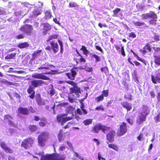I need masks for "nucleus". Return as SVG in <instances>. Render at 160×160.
I'll list each match as a JSON object with an SVG mask.
<instances>
[{
  "mask_svg": "<svg viewBox=\"0 0 160 160\" xmlns=\"http://www.w3.org/2000/svg\"><path fill=\"white\" fill-rule=\"evenodd\" d=\"M65 82L72 86L73 87L70 88V93L68 96L69 100H76L77 98L79 97L81 93L80 88L78 87L76 83L72 81H66Z\"/></svg>",
  "mask_w": 160,
  "mask_h": 160,
  "instance_id": "f257e3e1",
  "label": "nucleus"
},
{
  "mask_svg": "<svg viewBox=\"0 0 160 160\" xmlns=\"http://www.w3.org/2000/svg\"><path fill=\"white\" fill-rule=\"evenodd\" d=\"M149 112V108L146 105H143L142 111L139 112L137 118V122L140 125L145 121L146 120V117Z\"/></svg>",
  "mask_w": 160,
  "mask_h": 160,
  "instance_id": "f03ea898",
  "label": "nucleus"
},
{
  "mask_svg": "<svg viewBox=\"0 0 160 160\" xmlns=\"http://www.w3.org/2000/svg\"><path fill=\"white\" fill-rule=\"evenodd\" d=\"M110 129V127H107L105 125H102L99 123L95 124L92 127L91 130V132L98 133L100 130H101L104 133H105L106 132L108 131Z\"/></svg>",
  "mask_w": 160,
  "mask_h": 160,
  "instance_id": "7ed1b4c3",
  "label": "nucleus"
},
{
  "mask_svg": "<svg viewBox=\"0 0 160 160\" xmlns=\"http://www.w3.org/2000/svg\"><path fill=\"white\" fill-rule=\"evenodd\" d=\"M65 157L57 153L42 155L40 160H65Z\"/></svg>",
  "mask_w": 160,
  "mask_h": 160,
  "instance_id": "20e7f679",
  "label": "nucleus"
},
{
  "mask_svg": "<svg viewBox=\"0 0 160 160\" xmlns=\"http://www.w3.org/2000/svg\"><path fill=\"white\" fill-rule=\"evenodd\" d=\"M48 133L47 132H43L41 133L38 137L39 145L41 147H43L45 145L46 141L48 138Z\"/></svg>",
  "mask_w": 160,
  "mask_h": 160,
  "instance_id": "39448f33",
  "label": "nucleus"
},
{
  "mask_svg": "<svg viewBox=\"0 0 160 160\" xmlns=\"http://www.w3.org/2000/svg\"><path fill=\"white\" fill-rule=\"evenodd\" d=\"M34 143V140L31 138H28L23 140L21 146L26 149H28L32 147Z\"/></svg>",
  "mask_w": 160,
  "mask_h": 160,
  "instance_id": "423d86ee",
  "label": "nucleus"
},
{
  "mask_svg": "<svg viewBox=\"0 0 160 160\" xmlns=\"http://www.w3.org/2000/svg\"><path fill=\"white\" fill-rule=\"evenodd\" d=\"M51 46H48L45 48L46 50L50 51L51 49L54 53H57L59 51L58 45L57 42L54 40H52L49 42Z\"/></svg>",
  "mask_w": 160,
  "mask_h": 160,
  "instance_id": "0eeeda50",
  "label": "nucleus"
},
{
  "mask_svg": "<svg viewBox=\"0 0 160 160\" xmlns=\"http://www.w3.org/2000/svg\"><path fill=\"white\" fill-rule=\"evenodd\" d=\"M127 131V123L122 122L119 125V128L117 131V135L119 137L122 136L124 135Z\"/></svg>",
  "mask_w": 160,
  "mask_h": 160,
  "instance_id": "6e6552de",
  "label": "nucleus"
},
{
  "mask_svg": "<svg viewBox=\"0 0 160 160\" xmlns=\"http://www.w3.org/2000/svg\"><path fill=\"white\" fill-rule=\"evenodd\" d=\"M74 115L72 114L70 117H63L60 114H58L56 117L58 122L60 123L62 125H63L66 122L74 118Z\"/></svg>",
  "mask_w": 160,
  "mask_h": 160,
  "instance_id": "1a4fd4ad",
  "label": "nucleus"
},
{
  "mask_svg": "<svg viewBox=\"0 0 160 160\" xmlns=\"http://www.w3.org/2000/svg\"><path fill=\"white\" fill-rule=\"evenodd\" d=\"M19 30L24 32L27 35L30 36L32 33L33 28L32 25L26 24L21 27Z\"/></svg>",
  "mask_w": 160,
  "mask_h": 160,
  "instance_id": "9d476101",
  "label": "nucleus"
},
{
  "mask_svg": "<svg viewBox=\"0 0 160 160\" xmlns=\"http://www.w3.org/2000/svg\"><path fill=\"white\" fill-rule=\"evenodd\" d=\"M78 71V68L76 67H74L71 69L70 70L71 72H68L66 73V75L68 78L71 80H74L77 74V72Z\"/></svg>",
  "mask_w": 160,
  "mask_h": 160,
  "instance_id": "9b49d317",
  "label": "nucleus"
},
{
  "mask_svg": "<svg viewBox=\"0 0 160 160\" xmlns=\"http://www.w3.org/2000/svg\"><path fill=\"white\" fill-rule=\"evenodd\" d=\"M116 132L114 130H111L106 134V138L110 143L113 142L114 141V137Z\"/></svg>",
  "mask_w": 160,
  "mask_h": 160,
  "instance_id": "f8f14e48",
  "label": "nucleus"
},
{
  "mask_svg": "<svg viewBox=\"0 0 160 160\" xmlns=\"http://www.w3.org/2000/svg\"><path fill=\"white\" fill-rule=\"evenodd\" d=\"M13 118L10 115L6 114L4 116V122H8V124L10 126L14 127L15 125L14 122L12 120Z\"/></svg>",
  "mask_w": 160,
  "mask_h": 160,
  "instance_id": "ddd939ff",
  "label": "nucleus"
},
{
  "mask_svg": "<svg viewBox=\"0 0 160 160\" xmlns=\"http://www.w3.org/2000/svg\"><path fill=\"white\" fill-rule=\"evenodd\" d=\"M142 17L144 19H147L148 18L153 19L157 18V14L153 11H150L148 13H144L142 15Z\"/></svg>",
  "mask_w": 160,
  "mask_h": 160,
  "instance_id": "4468645a",
  "label": "nucleus"
},
{
  "mask_svg": "<svg viewBox=\"0 0 160 160\" xmlns=\"http://www.w3.org/2000/svg\"><path fill=\"white\" fill-rule=\"evenodd\" d=\"M114 46L116 50L119 53H121L123 57L126 56L124 46L122 44H121L120 46L118 45H115Z\"/></svg>",
  "mask_w": 160,
  "mask_h": 160,
  "instance_id": "2eb2a0df",
  "label": "nucleus"
},
{
  "mask_svg": "<svg viewBox=\"0 0 160 160\" xmlns=\"http://www.w3.org/2000/svg\"><path fill=\"white\" fill-rule=\"evenodd\" d=\"M27 92L30 95L29 97L31 99H33L35 97V91H34V88L31 85L29 86L28 88L27 89Z\"/></svg>",
  "mask_w": 160,
  "mask_h": 160,
  "instance_id": "dca6fc26",
  "label": "nucleus"
},
{
  "mask_svg": "<svg viewBox=\"0 0 160 160\" xmlns=\"http://www.w3.org/2000/svg\"><path fill=\"white\" fill-rule=\"evenodd\" d=\"M43 83V81L42 80L35 79L32 80L31 81V86L34 88H36L41 86Z\"/></svg>",
  "mask_w": 160,
  "mask_h": 160,
  "instance_id": "f3484780",
  "label": "nucleus"
},
{
  "mask_svg": "<svg viewBox=\"0 0 160 160\" xmlns=\"http://www.w3.org/2000/svg\"><path fill=\"white\" fill-rule=\"evenodd\" d=\"M108 95V90H103L102 91V94L96 98V100H102L104 97H107Z\"/></svg>",
  "mask_w": 160,
  "mask_h": 160,
  "instance_id": "a211bd4d",
  "label": "nucleus"
},
{
  "mask_svg": "<svg viewBox=\"0 0 160 160\" xmlns=\"http://www.w3.org/2000/svg\"><path fill=\"white\" fill-rule=\"evenodd\" d=\"M32 77L37 79H41L44 80H48L49 78L41 73H34L32 75Z\"/></svg>",
  "mask_w": 160,
  "mask_h": 160,
  "instance_id": "6ab92c4d",
  "label": "nucleus"
},
{
  "mask_svg": "<svg viewBox=\"0 0 160 160\" xmlns=\"http://www.w3.org/2000/svg\"><path fill=\"white\" fill-rule=\"evenodd\" d=\"M152 48L151 47L150 45L148 43H146L145 46L143 48V49L142 50L141 52L144 54L150 52H151Z\"/></svg>",
  "mask_w": 160,
  "mask_h": 160,
  "instance_id": "aec40b11",
  "label": "nucleus"
},
{
  "mask_svg": "<svg viewBox=\"0 0 160 160\" xmlns=\"http://www.w3.org/2000/svg\"><path fill=\"white\" fill-rule=\"evenodd\" d=\"M18 111L19 113L22 115H28L29 113L28 109L25 108L19 107L18 108Z\"/></svg>",
  "mask_w": 160,
  "mask_h": 160,
  "instance_id": "412c9836",
  "label": "nucleus"
},
{
  "mask_svg": "<svg viewBox=\"0 0 160 160\" xmlns=\"http://www.w3.org/2000/svg\"><path fill=\"white\" fill-rule=\"evenodd\" d=\"M121 105L123 108H126L127 110V111H130L132 108L131 104H130L127 102H125L122 103Z\"/></svg>",
  "mask_w": 160,
  "mask_h": 160,
  "instance_id": "4be33fe9",
  "label": "nucleus"
},
{
  "mask_svg": "<svg viewBox=\"0 0 160 160\" xmlns=\"http://www.w3.org/2000/svg\"><path fill=\"white\" fill-rule=\"evenodd\" d=\"M63 131L62 129H60L59 131V133L58 135V140L59 141L61 142L64 140L65 135H63L62 134Z\"/></svg>",
  "mask_w": 160,
  "mask_h": 160,
  "instance_id": "5701e85b",
  "label": "nucleus"
},
{
  "mask_svg": "<svg viewBox=\"0 0 160 160\" xmlns=\"http://www.w3.org/2000/svg\"><path fill=\"white\" fill-rule=\"evenodd\" d=\"M108 142H107V143L108 144V146L109 148H112L116 151L118 152V151L119 148L118 145L113 143L109 144Z\"/></svg>",
  "mask_w": 160,
  "mask_h": 160,
  "instance_id": "b1692460",
  "label": "nucleus"
},
{
  "mask_svg": "<svg viewBox=\"0 0 160 160\" xmlns=\"http://www.w3.org/2000/svg\"><path fill=\"white\" fill-rule=\"evenodd\" d=\"M151 80L154 84H156L157 82L160 83V78L158 75L154 77L153 75H151Z\"/></svg>",
  "mask_w": 160,
  "mask_h": 160,
  "instance_id": "393cba45",
  "label": "nucleus"
},
{
  "mask_svg": "<svg viewBox=\"0 0 160 160\" xmlns=\"http://www.w3.org/2000/svg\"><path fill=\"white\" fill-rule=\"evenodd\" d=\"M43 29L45 32L44 31L43 32V34H46V32H47L48 31L51 29V27L49 24L47 23H44L43 24Z\"/></svg>",
  "mask_w": 160,
  "mask_h": 160,
  "instance_id": "a878e982",
  "label": "nucleus"
},
{
  "mask_svg": "<svg viewBox=\"0 0 160 160\" xmlns=\"http://www.w3.org/2000/svg\"><path fill=\"white\" fill-rule=\"evenodd\" d=\"M29 46L28 43L27 42L19 43L18 45V47L20 48H28Z\"/></svg>",
  "mask_w": 160,
  "mask_h": 160,
  "instance_id": "bb28decb",
  "label": "nucleus"
},
{
  "mask_svg": "<svg viewBox=\"0 0 160 160\" xmlns=\"http://www.w3.org/2000/svg\"><path fill=\"white\" fill-rule=\"evenodd\" d=\"M42 52L41 50H38L34 52L32 54V59L33 60H34L40 55V53Z\"/></svg>",
  "mask_w": 160,
  "mask_h": 160,
  "instance_id": "cd10ccee",
  "label": "nucleus"
},
{
  "mask_svg": "<svg viewBox=\"0 0 160 160\" xmlns=\"http://www.w3.org/2000/svg\"><path fill=\"white\" fill-rule=\"evenodd\" d=\"M47 119L45 118H42L40 119V121L38 123L39 126L41 127H45L47 123Z\"/></svg>",
  "mask_w": 160,
  "mask_h": 160,
  "instance_id": "c85d7f7f",
  "label": "nucleus"
},
{
  "mask_svg": "<svg viewBox=\"0 0 160 160\" xmlns=\"http://www.w3.org/2000/svg\"><path fill=\"white\" fill-rule=\"evenodd\" d=\"M152 48L154 50L153 56H158L160 54V48L153 47Z\"/></svg>",
  "mask_w": 160,
  "mask_h": 160,
  "instance_id": "c756f323",
  "label": "nucleus"
},
{
  "mask_svg": "<svg viewBox=\"0 0 160 160\" xmlns=\"http://www.w3.org/2000/svg\"><path fill=\"white\" fill-rule=\"evenodd\" d=\"M58 35L57 34H52L49 36L48 38L46 40L47 42H48L52 40L57 38Z\"/></svg>",
  "mask_w": 160,
  "mask_h": 160,
  "instance_id": "7c9ffc66",
  "label": "nucleus"
},
{
  "mask_svg": "<svg viewBox=\"0 0 160 160\" xmlns=\"http://www.w3.org/2000/svg\"><path fill=\"white\" fill-rule=\"evenodd\" d=\"M16 53H12L10 54H8L5 57V59H13L16 57Z\"/></svg>",
  "mask_w": 160,
  "mask_h": 160,
  "instance_id": "2f4dec72",
  "label": "nucleus"
},
{
  "mask_svg": "<svg viewBox=\"0 0 160 160\" xmlns=\"http://www.w3.org/2000/svg\"><path fill=\"white\" fill-rule=\"evenodd\" d=\"M131 52L133 53L134 56L136 57L138 60L142 62L145 65H146V61L144 59H141V58H140L139 57L137 54H136L132 50H131Z\"/></svg>",
  "mask_w": 160,
  "mask_h": 160,
  "instance_id": "473e14b6",
  "label": "nucleus"
},
{
  "mask_svg": "<svg viewBox=\"0 0 160 160\" xmlns=\"http://www.w3.org/2000/svg\"><path fill=\"white\" fill-rule=\"evenodd\" d=\"M153 57L154 63L157 65H160V55L154 56Z\"/></svg>",
  "mask_w": 160,
  "mask_h": 160,
  "instance_id": "72a5a7b5",
  "label": "nucleus"
},
{
  "mask_svg": "<svg viewBox=\"0 0 160 160\" xmlns=\"http://www.w3.org/2000/svg\"><path fill=\"white\" fill-rule=\"evenodd\" d=\"M93 119L92 118L87 119L83 121V123L84 125L88 126L92 123Z\"/></svg>",
  "mask_w": 160,
  "mask_h": 160,
  "instance_id": "f704fd0d",
  "label": "nucleus"
},
{
  "mask_svg": "<svg viewBox=\"0 0 160 160\" xmlns=\"http://www.w3.org/2000/svg\"><path fill=\"white\" fill-rule=\"evenodd\" d=\"M28 128L31 132H35L37 130V127L35 125H30L29 126Z\"/></svg>",
  "mask_w": 160,
  "mask_h": 160,
  "instance_id": "c9c22d12",
  "label": "nucleus"
},
{
  "mask_svg": "<svg viewBox=\"0 0 160 160\" xmlns=\"http://www.w3.org/2000/svg\"><path fill=\"white\" fill-rule=\"evenodd\" d=\"M58 43L60 46V52L62 54V53L63 52V43L61 40L59 39H58Z\"/></svg>",
  "mask_w": 160,
  "mask_h": 160,
  "instance_id": "e433bc0d",
  "label": "nucleus"
},
{
  "mask_svg": "<svg viewBox=\"0 0 160 160\" xmlns=\"http://www.w3.org/2000/svg\"><path fill=\"white\" fill-rule=\"evenodd\" d=\"M80 50L83 52V54H84L86 56H88L89 52L84 46H82V48L80 49Z\"/></svg>",
  "mask_w": 160,
  "mask_h": 160,
  "instance_id": "4c0bfd02",
  "label": "nucleus"
},
{
  "mask_svg": "<svg viewBox=\"0 0 160 160\" xmlns=\"http://www.w3.org/2000/svg\"><path fill=\"white\" fill-rule=\"evenodd\" d=\"M134 25L135 26H141L145 25V22H140L139 21L133 22Z\"/></svg>",
  "mask_w": 160,
  "mask_h": 160,
  "instance_id": "58836bf2",
  "label": "nucleus"
},
{
  "mask_svg": "<svg viewBox=\"0 0 160 160\" xmlns=\"http://www.w3.org/2000/svg\"><path fill=\"white\" fill-rule=\"evenodd\" d=\"M3 150L7 153H12L13 152V150L8 146L6 147Z\"/></svg>",
  "mask_w": 160,
  "mask_h": 160,
  "instance_id": "ea45409f",
  "label": "nucleus"
},
{
  "mask_svg": "<svg viewBox=\"0 0 160 160\" xmlns=\"http://www.w3.org/2000/svg\"><path fill=\"white\" fill-rule=\"evenodd\" d=\"M124 98L127 100H131L132 99V96L129 93H126L124 96Z\"/></svg>",
  "mask_w": 160,
  "mask_h": 160,
  "instance_id": "a19ab883",
  "label": "nucleus"
},
{
  "mask_svg": "<svg viewBox=\"0 0 160 160\" xmlns=\"http://www.w3.org/2000/svg\"><path fill=\"white\" fill-rule=\"evenodd\" d=\"M74 110V108L73 107L69 106L67 108V111L68 113H72Z\"/></svg>",
  "mask_w": 160,
  "mask_h": 160,
  "instance_id": "79ce46f5",
  "label": "nucleus"
},
{
  "mask_svg": "<svg viewBox=\"0 0 160 160\" xmlns=\"http://www.w3.org/2000/svg\"><path fill=\"white\" fill-rule=\"evenodd\" d=\"M121 11V9L118 8H116L113 11V16H116L117 14Z\"/></svg>",
  "mask_w": 160,
  "mask_h": 160,
  "instance_id": "37998d69",
  "label": "nucleus"
},
{
  "mask_svg": "<svg viewBox=\"0 0 160 160\" xmlns=\"http://www.w3.org/2000/svg\"><path fill=\"white\" fill-rule=\"evenodd\" d=\"M92 57L95 59V61L96 62H98L101 60L100 57L96 54H93L92 55Z\"/></svg>",
  "mask_w": 160,
  "mask_h": 160,
  "instance_id": "c03bdc74",
  "label": "nucleus"
},
{
  "mask_svg": "<svg viewBox=\"0 0 160 160\" xmlns=\"http://www.w3.org/2000/svg\"><path fill=\"white\" fill-rule=\"evenodd\" d=\"M47 19H49L51 18L52 14L51 12L48 10L45 12V16Z\"/></svg>",
  "mask_w": 160,
  "mask_h": 160,
  "instance_id": "a18cd8bd",
  "label": "nucleus"
},
{
  "mask_svg": "<svg viewBox=\"0 0 160 160\" xmlns=\"http://www.w3.org/2000/svg\"><path fill=\"white\" fill-rule=\"evenodd\" d=\"M49 89H50V90L49 91H48V93H50L51 96L55 94V92L53 87H52L51 88H49Z\"/></svg>",
  "mask_w": 160,
  "mask_h": 160,
  "instance_id": "49530a36",
  "label": "nucleus"
},
{
  "mask_svg": "<svg viewBox=\"0 0 160 160\" xmlns=\"http://www.w3.org/2000/svg\"><path fill=\"white\" fill-rule=\"evenodd\" d=\"M97 44H98V43H95V47L96 49L97 50H98L100 51L101 52L103 53V51L102 49V48L99 46Z\"/></svg>",
  "mask_w": 160,
  "mask_h": 160,
  "instance_id": "de8ad7c7",
  "label": "nucleus"
},
{
  "mask_svg": "<svg viewBox=\"0 0 160 160\" xmlns=\"http://www.w3.org/2000/svg\"><path fill=\"white\" fill-rule=\"evenodd\" d=\"M0 145L1 148L3 150L4 148L7 147V145L5 142L4 141H1L0 142Z\"/></svg>",
  "mask_w": 160,
  "mask_h": 160,
  "instance_id": "09e8293b",
  "label": "nucleus"
},
{
  "mask_svg": "<svg viewBox=\"0 0 160 160\" xmlns=\"http://www.w3.org/2000/svg\"><path fill=\"white\" fill-rule=\"evenodd\" d=\"M32 16H36L39 15L41 13L39 11L36 10H34L32 11Z\"/></svg>",
  "mask_w": 160,
  "mask_h": 160,
  "instance_id": "8fccbe9b",
  "label": "nucleus"
},
{
  "mask_svg": "<svg viewBox=\"0 0 160 160\" xmlns=\"http://www.w3.org/2000/svg\"><path fill=\"white\" fill-rule=\"evenodd\" d=\"M78 5L75 2H70L69 3V7L70 8H74L78 7Z\"/></svg>",
  "mask_w": 160,
  "mask_h": 160,
  "instance_id": "3c124183",
  "label": "nucleus"
},
{
  "mask_svg": "<svg viewBox=\"0 0 160 160\" xmlns=\"http://www.w3.org/2000/svg\"><path fill=\"white\" fill-rule=\"evenodd\" d=\"M154 120L156 122H160V113L158 114L154 118Z\"/></svg>",
  "mask_w": 160,
  "mask_h": 160,
  "instance_id": "603ef678",
  "label": "nucleus"
},
{
  "mask_svg": "<svg viewBox=\"0 0 160 160\" xmlns=\"http://www.w3.org/2000/svg\"><path fill=\"white\" fill-rule=\"evenodd\" d=\"M77 53L78 54L79 56L81 57V58L79 59V62H86L85 59L83 58L82 55L81 54H79L78 52H77Z\"/></svg>",
  "mask_w": 160,
  "mask_h": 160,
  "instance_id": "864d4df0",
  "label": "nucleus"
},
{
  "mask_svg": "<svg viewBox=\"0 0 160 160\" xmlns=\"http://www.w3.org/2000/svg\"><path fill=\"white\" fill-rule=\"evenodd\" d=\"M128 37L129 38H134L136 37V35L134 32H132L129 33Z\"/></svg>",
  "mask_w": 160,
  "mask_h": 160,
  "instance_id": "5fc2aeb1",
  "label": "nucleus"
},
{
  "mask_svg": "<svg viewBox=\"0 0 160 160\" xmlns=\"http://www.w3.org/2000/svg\"><path fill=\"white\" fill-rule=\"evenodd\" d=\"M24 38V35L22 34H19L16 37V38L18 39L23 38Z\"/></svg>",
  "mask_w": 160,
  "mask_h": 160,
  "instance_id": "6e6d98bb",
  "label": "nucleus"
},
{
  "mask_svg": "<svg viewBox=\"0 0 160 160\" xmlns=\"http://www.w3.org/2000/svg\"><path fill=\"white\" fill-rule=\"evenodd\" d=\"M126 121L128 123L131 125L133 124V121L132 119L130 118H127L126 119Z\"/></svg>",
  "mask_w": 160,
  "mask_h": 160,
  "instance_id": "4d7b16f0",
  "label": "nucleus"
},
{
  "mask_svg": "<svg viewBox=\"0 0 160 160\" xmlns=\"http://www.w3.org/2000/svg\"><path fill=\"white\" fill-rule=\"evenodd\" d=\"M153 38L155 42H158L160 40L159 37L157 35H154Z\"/></svg>",
  "mask_w": 160,
  "mask_h": 160,
  "instance_id": "13d9d810",
  "label": "nucleus"
},
{
  "mask_svg": "<svg viewBox=\"0 0 160 160\" xmlns=\"http://www.w3.org/2000/svg\"><path fill=\"white\" fill-rule=\"evenodd\" d=\"M143 134L140 133L139 134V135L137 137V138L139 141H141L142 140V139L143 138Z\"/></svg>",
  "mask_w": 160,
  "mask_h": 160,
  "instance_id": "bf43d9fd",
  "label": "nucleus"
},
{
  "mask_svg": "<svg viewBox=\"0 0 160 160\" xmlns=\"http://www.w3.org/2000/svg\"><path fill=\"white\" fill-rule=\"evenodd\" d=\"M101 70L102 72H104L106 73V71H108V68L107 67H102L101 68Z\"/></svg>",
  "mask_w": 160,
  "mask_h": 160,
  "instance_id": "052dcab7",
  "label": "nucleus"
},
{
  "mask_svg": "<svg viewBox=\"0 0 160 160\" xmlns=\"http://www.w3.org/2000/svg\"><path fill=\"white\" fill-rule=\"evenodd\" d=\"M85 69L87 71L89 72H92V71L93 69L92 67H85Z\"/></svg>",
  "mask_w": 160,
  "mask_h": 160,
  "instance_id": "680f3d73",
  "label": "nucleus"
},
{
  "mask_svg": "<svg viewBox=\"0 0 160 160\" xmlns=\"http://www.w3.org/2000/svg\"><path fill=\"white\" fill-rule=\"evenodd\" d=\"M35 98L36 100H41V96L39 94H36Z\"/></svg>",
  "mask_w": 160,
  "mask_h": 160,
  "instance_id": "e2e57ef3",
  "label": "nucleus"
},
{
  "mask_svg": "<svg viewBox=\"0 0 160 160\" xmlns=\"http://www.w3.org/2000/svg\"><path fill=\"white\" fill-rule=\"evenodd\" d=\"M98 25L101 28H102V27H108V26L106 24H104L102 25L101 23H99L98 24Z\"/></svg>",
  "mask_w": 160,
  "mask_h": 160,
  "instance_id": "0e129e2a",
  "label": "nucleus"
},
{
  "mask_svg": "<svg viewBox=\"0 0 160 160\" xmlns=\"http://www.w3.org/2000/svg\"><path fill=\"white\" fill-rule=\"evenodd\" d=\"M150 94L152 98H154L155 97V94L153 91H151L150 92Z\"/></svg>",
  "mask_w": 160,
  "mask_h": 160,
  "instance_id": "69168bd1",
  "label": "nucleus"
},
{
  "mask_svg": "<svg viewBox=\"0 0 160 160\" xmlns=\"http://www.w3.org/2000/svg\"><path fill=\"white\" fill-rule=\"evenodd\" d=\"M29 110L30 111V112L31 113H35L36 112V111L34 110V109L32 107H30L29 108Z\"/></svg>",
  "mask_w": 160,
  "mask_h": 160,
  "instance_id": "338daca9",
  "label": "nucleus"
},
{
  "mask_svg": "<svg viewBox=\"0 0 160 160\" xmlns=\"http://www.w3.org/2000/svg\"><path fill=\"white\" fill-rule=\"evenodd\" d=\"M66 147L65 146H61L59 148V150L62 151L65 150Z\"/></svg>",
  "mask_w": 160,
  "mask_h": 160,
  "instance_id": "774afa93",
  "label": "nucleus"
}]
</instances>
